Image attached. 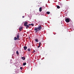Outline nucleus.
I'll return each instance as SVG.
<instances>
[{
	"label": "nucleus",
	"instance_id": "obj_3",
	"mask_svg": "<svg viewBox=\"0 0 74 74\" xmlns=\"http://www.w3.org/2000/svg\"><path fill=\"white\" fill-rule=\"evenodd\" d=\"M17 38V40H19L20 39H19V33H18V35H17L16 36Z\"/></svg>",
	"mask_w": 74,
	"mask_h": 74
},
{
	"label": "nucleus",
	"instance_id": "obj_22",
	"mask_svg": "<svg viewBox=\"0 0 74 74\" xmlns=\"http://www.w3.org/2000/svg\"><path fill=\"white\" fill-rule=\"evenodd\" d=\"M29 25V26H30L31 25V24H29V25Z\"/></svg>",
	"mask_w": 74,
	"mask_h": 74
},
{
	"label": "nucleus",
	"instance_id": "obj_18",
	"mask_svg": "<svg viewBox=\"0 0 74 74\" xmlns=\"http://www.w3.org/2000/svg\"><path fill=\"white\" fill-rule=\"evenodd\" d=\"M21 70H22L23 69H22V67H20V68Z\"/></svg>",
	"mask_w": 74,
	"mask_h": 74
},
{
	"label": "nucleus",
	"instance_id": "obj_10",
	"mask_svg": "<svg viewBox=\"0 0 74 74\" xmlns=\"http://www.w3.org/2000/svg\"><path fill=\"white\" fill-rule=\"evenodd\" d=\"M35 41L36 42H38V39H35Z\"/></svg>",
	"mask_w": 74,
	"mask_h": 74
},
{
	"label": "nucleus",
	"instance_id": "obj_21",
	"mask_svg": "<svg viewBox=\"0 0 74 74\" xmlns=\"http://www.w3.org/2000/svg\"><path fill=\"white\" fill-rule=\"evenodd\" d=\"M35 52H36V51H33V53H34Z\"/></svg>",
	"mask_w": 74,
	"mask_h": 74
},
{
	"label": "nucleus",
	"instance_id": "obj_16",
	"mask_svg": "<svg viewBox=\"0 0 74 74\" xmlns=\"http://www.w3.org/2000/svg\"><path fill=\"white\" fill-rule=\"evenodd\" d=\"M47 14H50V12H47Z\"/></svg>",
	"mask_w": 74,
	"mask_h": 74
},
{
	"label": "nucleus",
	"instance_id": "obj_5",
	"mask_svg": "<svg viewBox=\"0 0 74 74\" xmlns=\"http://www.w3.org/2000/svg\"><path fill=\"white\" fill-rule=\"evenodd\" d=\"M24 50H26V49H27V47L24 46Z\"/></svg>",
	"mask_w": 74,
	"mask_h": 74
},
{
	"label": "nucleus",
	"instance_id": "obj_1",
	"mask_svg": "<svg viewBox=\"0 0 74 74\" xmlns=\"http://www.w3.org/2000/svg\"><path fill=\"white\" fill-rule=\"evenodd\" d=\"M42 29V27L41 25H38V27H35L34 29L35 31H36L35 32V33H37V32H38V31H40V30H41Z\"/></svg>",
	"mask_w": 74,
	"mask_h": 74
},
{
	"label": "nucleus",
	"instance_id": "obj_19",
	"mask_svg": "<svg viewBox=\"0 0 74 74\" xmlns=\"http://www.w3.org/2000/svg\"><path fill=\"white\" fill-rule=\"evenodd\" d=\"M39 45H41V42H39Z\"/></svg>",
	"mask_w": 74,
	"mask_h": 74
},
{
	"label": "nucleus",
	"instance_id": "obj_13",
	"mask_svg": "<svg viewBox=\"0 0 74 74\" xmlns=\"http://www.w3.org/2000/svg\"><path fill=\"white\" fill-rule=\"evenodd\" d=\"M26 64V63H23V66H25Z\"/></svg>",
	"mask_w": 74,
	"mask_h": 74
},
{
	"label": "nucleus",
	"instance_id": "obj_2",
	"mask_svg": "<svg viewBox=\"0 0 74 74\" xmlns=\"http://www.w3.org/2000/svg\"><path fill=\"white\" fill-rule=\"evenodd\" d=\"M65 21L66 22L68 23L70 22V19L68 18L65 19Z\"/></svg>",
	"mask_w": 74,
	"mask_h": 74
},
{
	"label": "nucleus",
	"instance_id": "obj_23",
	"mask_svg": "<svg viewBox=\"0 0 74 74\" xmlns=\"http://www.w3.org/2000/svg\"><path fill=\"white\" fill-rule=\"evenodd\" d=\"M22 18H24V16H22Z\"/></svg>",
	"mask_w": 74,
	"mask_h": 74
},
{
	"label": "nucleus",
	"instance_id": "obj_7",
	"mask_svg": "<svg viewBox=\"0 0 74 74\" xmlns=\"http://www.w3.org/2000/svg\"><path fill=\"white\" fill-rule=\"evenodd\" d=\"M42 11V8L40 7L39 8V11L40 12H41Z\"/></svg>",
	"mask_w": 74,
	"mask_h": 74
},
{
	"label": "nucleus",
	"instance_id": "obj_12",
	"mask_svg": "<svg viewBox=\"0 0 74 74\" xmlns=\"http://www.w3.org/2000/svg\"><path fill=\"white\" fill-rule=\"evenodd\" d=\"M16 53L17 54V55H19V52H18V51L17 50L16 51Z\"/></svg>",
	"mask_w": 74,
	"mask_h": 74
},
{
	"label": "nucleus",
	"instance_id": "obj_17",
	"mask_svg": "<svg viewBox=\"0 0 74 74\" xmlns=\"http://www.w3.org/2000/svg\"><path fill=\"white\" fill-rule=\"evenodd\" d=\"M31 26H34V24H31Z\"/></svg>",
	"mask_w": 74,
	"mask_h": 74
},
{
	"label": "nucleus",
	"instance_id": "obj_20",
	"mask_svg": "<svg viewBox=\"0 0 74 74\" xmlns=\"http://www.w3.org/2000/svg\"><path fill=\"white\" fill-rule=\"evenodd\" d=\"M40 45H39L38 47V48H40Z\"/></svg>",
	"mask_w": 74,
	"mask_h": 74
},
{
	"label": "nucleus",
	"instance_id": "obj_8",
	"mask_svg": "<svg viewBox=\"0 0 74 74\" xmlns=\"http://www.w3.org/2000/svg\"><path fill=\"white\" fill-rule=\"evenodd\" d=\"M23 28L22 27H21L20 28H19V30L20 31H21L22 30V28Z\"/></svg>",
	"mask_w": 74,
	"mask_h": 74
},
{
	"label": "nucleus",
	"instance_id": "obj_14",
	"mask_svg": "<svg viewBox=\"0 0 74 74\" xmlns=\"http://www.w3.org/2000/svg\"><path fill=\"white\" fill-rule=\"evenodd\" d=\"M57 8H58V9L60 8V6H59V5H58L57 6Z\"/></svg>",
	"mask_w": 74,
	"mask_h": 74
},
{
	"label": "nucleus",
	"instance_id": "obj_11",
	"mask_svg": "<svg viewBox=\"0 0 74 74\" xmlns=\"http://www.w3.org/2000/svg\"><path fill=\"white\" fill-rule=\"evenodd\" d=\"M26 26V29H28L29 27V25H27Z\"/></svg>",
	"mask_w": 74,
	"mask_h": 74
},
{
	"label": "nucleus",
	"instance_id": "obj_9",
	"mask_svg": "<svg viewBox=\"0 0 74 74\" xmlns=\"http://www.w3.org/2000/svg\"><path fill=\"white\" fill-rule=\"evenodd\" d=\"M18 40V39L16 37H14V40Z\"/></svg>",
	"mask_w": 74,
	"mask_h": 74
},
{
	"label": "nucleus",
	"instance_id": "obj_6",
	"mask_svg": "<svg viewBox=\"0 0 74 74\" xmlns=\"http://www.w3.org/2000/svg\"><path fill=\"white\" fill-rule=\"evenodd\" d=\"M21 59H22V60H25V57H22L21 58Z\"/></svg>",
	"mask_w": 74,
	"mask_h": 74
},
{
	"label": "nucleus",
	"instance_id": "obj_15",
	"mask_svg": "<svg viewBox=\"0 0 74 74\" xmlns=\"http://www.w3.org/2000/svg\"><path fill=\"white\" fill-rule=\"evenodd\" d=\"M27 51H29V52L30 51H31L30 49H27Z\"/></svg>",
	"mask_w": 74,
	"mask_h": 74
},
{
	"label": "nucleus",
	"instance_id": "obj_4",
	"mask_svg": "<svg viewBox=\"0 0 74 74\" xmlns=\"http://www.w3.org/2000/svg\"><path fill=\"white\" fill-rule=\"evenodd\" d=\"M28 23H27V22H25V23L24 24V26H27V24Z\"/></svg>",
	"mask_w": 74,
	"mask_h": 74
}]
</instances>
